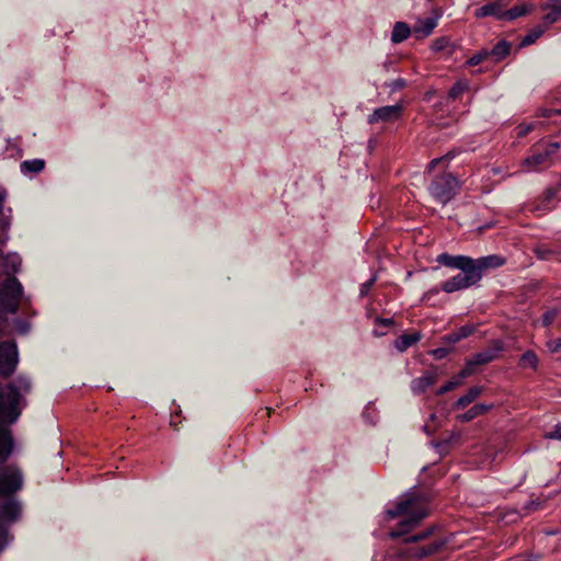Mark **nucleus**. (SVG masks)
<instances>
[{"label": "nucleus", "mask_w": 561, "mask_h": 561, "mask_svg": "<svg viewBox=\"0 0 561 561\" xmlns=\"http://www.w3.org/2000/svg\"><path fill=\"white\" fill-rule=\"evenodd\" d=\"M542 554L529 553L520 557L519 561H541Z\"/></svg>", "instance_id": "79ce46f5"}, {"label": "nucleus", "mask_w": 561, "mask_h": 561, "mask_svg": "<svg viewBox=\"0 0 561 561\" xmlns=\"http://www.w3.org/2000/svg\"><path fill=\"white\" fill-rule=\"evenodd\" d=\"M504 264V259L499 255H488L480 257L478 260H473V267L479 272L480 278L482 277L483 271L488 268H494L502 266Z\"/></svg>", "instance_id": "4468645a"}, {"label": "nucleus", "mask_w": 561, "mask_h": 561, "mask_svg": "<svg viewBox=\"0 0 561 561\" xmlns=\"http://www.w3.org/2000/svg\"><path fill=\"white\" fill-rule=\"evenodd\" d=\"M534 129V125L533 124H527V125H519L518 126V131H517V136L518 137H525L527 134H529L531 130Z\"/></svg>", "instance_id": "ea45409f"}, {"label": "nucleus", "mask_w": 561, "mask_h": 561, "mask_svg": "<svg viewBox=\"0 0 561 561\" xmlns=\"http://www.w3.org/2000/svg\"><path fill=\"white\" fill-rule=\"evenodd\" d=\"M483 387L481 386H473L471 387L466 394L460 397L457 402L455 403L456 409H463L470 403H472L483 392Z\"/></svg>", "instance_id": "6ab92c4d"}, {"label": "nucleus", "mask_w": 561, "mask_h": 561, "mask_svg": "<svg viewBox=\"0 0 561 561\" xmlns=\"http://www.w3.org/2000/svg\"><path fill=\"white\" fill-rule=\"evenodd\" d=\"M437 262L445 266L455 267L458 270H467V266H472L473 264V260L471 257L463 255L453 256L447 253L438 255Z\"/></svg>", "instance_id": "ddd939ff"}, {"label": "nucleus", "mask_w": 561, "mask_h": 561, "mask_svg": "<svg viewBox=\"0 0 561 561\" xmlns=\"http://www.w3.org/2000/svg\"><path fill=\"white\" fill-rule=\"evenodd\" d=\"M548 438L561 440V423L554 426V430L547 435Z\"/></svg>", "instance_id": "c03bdc74"}, {"label": "nucleus", "mask_w": 561, "mask_h": 561, "mask_svg": "<svg viewBox=\"0 0 561 561\" xmlns=\"http://www.w3.org/2000/svg\"><path fill=\"white\" fill-rule=\"evenodd\" d=\"M547 348L551 352V353H559L561 352V337L560 339H556V340H550L547 342Z\"/></svg>", "instance_id": "4c0bfd02"}, {"label": "nucleus", "mask_w": 561, "mask_h": 561, "mask_svg": "<svg viewBox=\"0 0 561 561\" xmlns=\"http://www.w3.org/2000/svg\"><path fill=\"white\" fill-rule=\"evenodd\" d=\"M480 280V275L472 266H467V270H460V273L446 280L442 285L445 293H454L460 289L468 288Z\"/></svg>", "instance_id": "423d86ee"}, {"label": "nucleus", "mask_w": 561, "mask_h": 561, "mask_svg": "<svg viewBox=\"0 0 561 561\" xmlns=\"http://www.w3.org/2000/svg\"><path fill=\"white\" fill-rule=\"evenodd\" d=\"M468 85L462 81L456 82L448 92V99L456 100L458 99L466 90Z\"/></svg>", "instance_id": "473e14b6"}, {"label": "nucleus", "mask_w": 561, "mask_h": 561, "mask_svg": "<svg viewBox=\"0 0 561 561\" xmlns=\"http://www.w3.org/2000/svg\"><path fill=\"white\" fill-rule=\"evenodd\" d=\"M547 3L561 4V0H549Z\"/></svg>", "instance_id": "8fccbe9b"}, {"label": "nucleus", "mask_w": 561, "mask_h": 561, "mask_svg": "<svg viewBox=\"0 0 561 561\" xmlns=\"http://www.w3.org/2000/svg\"><path fill=\"white\" fill-rule=\"evenodd\" d=\"M473 327L468 324L459 328L457 331H455L457 333L456 340H462L468 337L470 334L473 333Z\"/></svg>", "instance_id": "e433bc0d"}, {"label": "nucleus", "mask_w": 561, "mask_h": 561, "mask_svg": "<svg viewBox=\"0 0 561 561\" xmlns=\"http://www.w3.org/2000/svg\"><path fill=\"white\" fill-rule=\"evenodd\" d=\"M393 90H397V89H402L405 87V80L404 79H397L394 80L391 85H390Z\"/></svg>", "instance_id": "a18cd8bd"}, {"label": "nucleus", "mask_w": 561, "mask_h": 561, "mask_svg": "<svg viewBox=\"0 0 561 561\" xmlns=\"http://www.w3.org/2000/svg\"><path fill=\"white\" fill-rule=\"evenodd\" d=\"M375 323L378 324V325H383V327H392L394 324V321L392 318H376L375 320Z\"/></svg>", "instance_id": "a19ab883"}, {"label": "nucleus", "mask_w": 561, "mask_h": 561, "mask_svg": "<svg viewBox=\"0 0 561 561\" xmlns=\"http://www.w3.org/2000/svg\"><path fill=\"white\" fill-rule=\"evenodd\" d=\"M437 293H438V288H434L431 291H428L425 296H427L428 294H437Z\"/></svg>", "instance_id": "3c124183"}, {"label": "nucleus", "mask_w": 561, "mask_h": 561, "mask_svg": "<svg viewBox=\"0 0 561 561\" xmlns=\"http://www.w3.org/2000/svg\"><path fill=\"white\" fill-rule=\"evenodd\" d=\"M459 188L460 182L455 175L451 173H442L432 180L428 192L433 198L446 205L456 196Z\"/></svg>", "instance_id": "20e7f679"}, {"label": "nucleus", "mask_w": 561, "mask_h": 561, "mask_svg": "<svg viewBox=\"0 0 561 561\" xmlns=\"http://www.w3.org/2000/svg\"><path fill=\"white\" fill-rule=\"evenodd\" d=\"M45 167V161L42 159L26 160L21 163L22 173H38Z\"/></svg>", "instance_id": "bb28decb"}, {"label": "nucleus", "mask_w": 561, "mask_h": 561, "mask_svg": "<svg viewBox=\"0 0 561 561\" xmlns=\"http://www.w3.org/2000/svg\"><path fill=\"white\" fill-rule=\"evenodd\" d=\"M543 33V27L536 26L522 39L520 46H528L534 44Z\"/></svg>", "instance_id": "7c9ffc66"}, {"label": "nucleus", "mask_w": 561, "mask_h": 561, "mask_svg": "<svg viewBox=\"0 0 561 561\" xmlns=\"http://www.w3.org/2000/svg\"><path fill=\"white\" fill-rule=\"evenodd\" d=\"M534 253L540 260H552L556 259L561 261V247H546L538 245L534 249Z\"/></svg>", "instance_id": "a211bd4d"}, {"label": "nucleus", "mask_w": 561, "mask_h": 561, "mask_svg": "<svg viewBox=\"0 0 561 561\" xmlns=\"http://www.w3.org/2000/svg\"><path fill=\"white\" fill-rule=\"evenodd\" d=\"M21 512L20 504L15 501H7L1 508V515L7 520H15Z\"/></svg>", "instance_id": "5701e85b"}, {"label": "nucleus", "mask_w": 561, "mask_h": 561, "mask_svg": "<svg viewBox=\"0 0 561 561\" xmlns=\"http://www.w3.org/2000/svg\"><path fill=\"white\" fill-rule=\"evenodd\" d=\"M560 148L559 142H550L542 150H536L531 156L524 160V167L527 171H535L541 165H548Z\"/></svg>", "instance_id": "1a4fd4ad"}, {"label": "nucleus", "mask_w": 561, "mask_h": 561, "mask_svg": "<svg viewBox=\"0 0 561 561\" xmlns=\"http://www.w3.org/2000/svg\"><path fill=\"white\" fill-rule=\"evenodd\" d=\"M31 391V380L19 376L5 387L0 386V422L14 423L20 414V401L23 394Z\"/></svg>", "instance_id": "f03ea898"}, {"label": "nucleus", "mask_w": 561, "mask_h": 561, "mask_svg": "<svg viewBox=\"0 0 561 561\" xmlns=\"http://www.w3.org/2000/svg\"><path fill=\"white\" fill-rule=\"evenodd\" d=\"M466 377H461V371L458 374L457 377L453 378L451 380L447 381L445 385H443L438 391L437 394L442 396L448 391H451L453 389L459 387L462 383V380Z\"/></svg>", "instance_id": "2f4dec72"}, {"label": "nucleus", "mask_w": 561, "mask_h": 561, "mask_svg": "<svg viewBox=\"0 0 561 561\" xmlns=\"http://www.w3.org/2000/svg\"><path fill=\"white\" fill-rule=\"evenodd\" d=\"M439 18L438 11H434L428 18L417 19L412 27V34L419 39L430 36L437 26Z\"/></svg>", "instance_id": "9d476101"}, {"label": "nucleus", "mask_w": 561, "mask_h": 561, "mask_svg": "<svg viewBox=\"0 0 561 561\" xmlns=\"http://www.w3.org/2000/svg\"><path fill=\"white\" fill-rule=\"evenodd\" d=\"M502 343L495 341L493 347L474 354L471 358L466 360L463 369H461V377H469L474 373V367L485 365L496 358L497 353L502 351Z\"/></svg>", "instance_id": "6e6552de"}, {"label": "nucleus", "mask_w": 561, "mask_h": 561, "mask_svg": "<svg viewBox=\"0 0 561 561\" xmlns=\"http://www.w3.org/2000/svg\"><path fill=\"white\" fill-rule=\"evenodd\" d=\"M23 294V287L15 277L7 278L0 286V307L9 312L15 313L19 309Z\"/></svg>", "instance_id": "39448f33"}, {"label": "nucleus", "mask_w": 561, "mask_h": 561, "mask_svg": "<svg viewBox=\"0 0 561 561\" xmlns=\"http://www.w3.org/2000/svg\"><path fill=\"white\" fill-rule=\"evenodd\" d=\"M511 43L506 41H500L497 44L493 46L489 54L495 61H500L504 59L511 51Z\"/></svg>", "instance_id": "b1692460"}, {"label": "nucleus", "mask_w": 561, "mask_h": 561, "mask_svg": "<svg viewBox=\"0 0 561 561\" xmlns=\"http://www.w3.org/2000/svg\"><path fill=\"white\" fill-rule=\"evenodd\" d=\"M389 518L404 516L402 520L389 534L391 538L403 537V547L399 554L405 559H423L435 554L443 547L442 541L419 545L432 536L434 527H430L412 536L408 535L422 519L428 515L426 499L415 492H410L402 497L393 508L387 511Z\"/></svg>", "instance_id": "f257e3e1"}, {"label": "nucleus", "mask_w": 561, "mask_h": 561, "mask_svg": "<svg viewBox=\"0 0 561 561\" xmlns=\"http://www.w3.org/2000/svg\"><path fill=\"white\" fill-rule=\"evenodd\" d=\"M518 366L522 368H531L534 370L538 367V357L534 351H526L519 358Z\"/></svg>", "instance_id": "a878e982"}, {"label": "nucleus", "mask_w": 561, "mask_h": 561, "mask_svg": "<svg viewBox=\"0 0 561 561\" xmlns=\"http://www.w3.org/2000/svg\"><path fill=\"white\" fill-rule=\"evenodd\" d=\"M432 48L434 51H446L448 55H451L454 51V46L450 43V39L446 36L436 38L433 42Z\"/></svg>", "instance_id": "c85d7f7f"}, {"label": "nucleus", "mask_w": 561, "mask_h": 561, "mask_svg": "<svg viewBox=\"0 0 561 561\" xmlns=\"http://www.w3.org/2000/svg\"><path fill=\"white\" fill-rule=\"evenodd\" d=\"M490 54H489V50H483V51H480L476 55H473L469 60H468V64L470 66H478L479 64H481L486 57H489Z\"/></svg>", "instance_id": "f704fd0d"}, {"label": "nucleus", "mask_w": 561, "mask_h": 561, "mask_svg": "<svg viewBox=\"0 0 561 561\" xmlns=\"http://www.w3.org/2000/svg\"><path fill=\"white\" fill-rule=\"evenodd\" d=\"M503 13V5L500 2H491L482 5L478 10H476L474 15L478 19L485 16H495L497 20H502L501 15Z\"/></svg>", "instance_id": "dca6fc26"}, {"label": "nucleus", "mask_w": 561, "mask_h": 561, "mask_svg": "<svg viewBox=\"0 0 561 561\" xmlns=\"http://www.w3.org/2000/svg\"><path fill=\"white\" fill-rule=\"evenodd\" d=\"M421 340V334L419 332L410 333V334H402L400 335L396 342L394 347L399 352H405L409 347L414 345Z\"/></svg>", "instance_id": "aec40b11"}, {"label": "nucleus", "mask_w": 561, "mask_h": 561, "mask_svg": "<svg viewBox=\"0 0 561 561\" xmlns=\"http://www.w3.org/2000/svg\"><path fill=\"white\" fill-rule=\"evenodd\" d=\"M558 316V310L551 309L542 314L541 322L543 327H549Z\"/></svg>", "instance_id": "72a5a7b5"}, {"label": "nucleus", "mask_w": 561, "mask_h": 561, "mask_svg": "<svg viewBox=\"0 0 561 561\" xmlns=\"http://www.w3.org/2000/svg\"><path fill=\"white\" fill-rule=\"evenodd\" d=\"M553 113H561V111H553V110H541L540 111V116L542 117H550Z\"/></svg>", "instance_id": "49530a36"}, {"label": "nucleus", "mask_w": 561, "mask_h": 561, "mask_svg": "<svg viewBox=\"0 0 561 561\" xmlns=\"http://www.w3.org/2000/svg\"><path fill=\"white\" fill-rule=\"evenodd\" d=\"M534 7L531 4H520L515 5L510 10L503 11L501 18L502 20L513 21L519 16L526 15L531 12Z\"/></svg>", "instance_id": "412c9836"}, {"label": "nucleus", "mask_w": 561, "mask_h": 561, "mask_svg": "<svg viewBox=\"0 0 561 561\" xmlns=\"http://www.w3.org/2000/svg\"><path fill=\"white\" fill-rule=\"evenodd\" d=\"M493 408V404L479 403L471 407L468 411L457 416V420L466 423L480 415L488 413Z\"/></svg>", "instance_id": "2eb2a0df"}, {"label": "nucleus", "mask_w": 561, "mask_h": 561, "mask_svg": "<svg viewBox=\"0 0 561 561\" xmlns=\"http://www.w3.org/2000/svg\"><path fill=\"white\" fill-rule=\"evenodd\" d=\"M402 112V106L397 105H387L376 108L373 114L368 116L369 124H376L379 122H392L396 121Z\"/></svg>", "instance_id": "9b49d317"}, {"label": "nucleus", "mask_w": 561, "mask_h": 561, "mask_svg": "<svg viewBox=\"0 0 561 561\" xmlns=\"http://www.w3.org/2000/svg\"><path fill=\"white\" fill-rule=\"evenodd\" d=\"M383 334H385L383 332L374 331L375 336H382Z\"/></svg>", "instance_id": "603ef678"}, {"label": "nucleus", "mask_w": 561, "mask_h": 561, "mask_svg": "<svg viewBox=\"0 0 561 561\" xmlns=\"http://www.w3.org/2000/svg\"><path fill=\"white\" fill-rule=\"evenodd\" d=\"M19 363L18 346L14 341H4L0 344V375L11 376Z\"/></svg>", "instance_id": "0eeeda50"}, {"label": "nucleus", "mask_w": 561, "mask_h": 561, "mask_svg": "<svg viewBox=\"0 0 561 561\" xmlns=\"http://www.w3.org/2000/svg\"><path fill=\"white\" fill-rule=\"evenodd\" d=\"M411 33L412 28L407 23L397 22L392 30L391 41L393 43H402L410 36Z\"/></svg>", "instance_id": "4be33fe9"}, {"label": "nucleus", "mask_w": 561, "mask_h": 561, "mask_svg": "<svg viewBox=\"0 0 561 561\" xmlns=\"http://www.w3.org/2000/svg\"><path fill=\"white\" fill-rule=\"evenodd\" d=\"M7 273L14 274L21 266V257L18 254H7L3 259Z\"/></svg>", "instance_id": "c756f323"}, {"label": "nucleus", "mask_w": 561, "mask_h": 561, "mask_svg": "<svg viewBox=\"0 0 561 561\" xmlns=\"http://www.w3.org/2000/svg\"><path fill=\"white\" fill-rule=\"evenodd\" d=\"M455 156L454 151H449L439 158L433 159L427 165V172H432L438 165H442L443 169L448 168L449 162L455 158Z\"/></svg>", "instance_id": "cd10ccee"}, {"label": "nucleus", "mask_w": 561, "mask_h": 561, "mask_svg": "<svg viewBox=\"0 0 561 561\" xmlns=\"http://www.w3.org/2000/svg\"><path fill=\"white\" fill-rule=\"evenodd\" d=\"M5 536H7V531L5 529L0 525V549L3 548L4 546V539H5Z\"/></svg>", "instance_id": "de8ad7c7"}, {"label": "nucleus", "mask_w": 561, "mask_h": 561, "mask_svg": "<svg viewBox=\"0 0 561 561\" xmlns=\"http://www.w3.org/2000/svg\"><path fill=\"white\" fill-rule=\"evenodd\" d=\"M540 9L543 11H549L547 14L542 16V22L546 25L553 24L561 19V3H542L540 4Z\"/></svg>", "instance_id": "f3484780"}, {"label": "nucleus", "mask_w": 561, "mask_h": 561, "mask_svg": "<svg viewBox=\"0 0 561 561\" xmlns=\"http://www.w3.org/2000/svg\"><path fill=\"white\" fill-rule=\"evenodd\" d=\"M543 503H545V501H541L539 499H535V500L531 499L530 501L527 502L524 510L527 513L535 512V511L541 508L543 506Z\"/></svg>", "instance_id": "c9c22d12"}, {"label": "nucleus", "mask_w": 561, "mask_h": 561, "mask_svg": "<svg viewBox=\"0 0 561 561\" xmlns=\"http://www.w3.org/2000/svg\"><path fill=\"white\" fill-rule=\"evenodd\" d=\"M438 373L435 368L426 370L421 377L414 378L411 382V390L414 394H421L436 383Z\"/></svg>", "instance_id": "f8f14e48"}, {"label": "nucleus", "mask_w": 561, "mask_h": 561, "mask_svg": "<svg viewBox=\"0 0 561 561\" xmlns=\"http://www.w3.org/2000/svg\"><path fill=\"white\" fill-rule=\"evenodd\" d=\"M447 354H448V350H447V348H443V347H439V348H436V350H433V351H432V355H433L436 359H442V358H444Z\"/></svg>", "instance_id": "37998d69"}, {"label": "nucleus", "mask_w": 561, "mask_h": 561, "mask_svg": "<svg viewBox=\"0 0 561 561\" xmlns=\"http://www.w3.org/2000/svg\"><path fill=\"white\" fill-rule=\"evenodd\" d=\"M460 440V434L453 432L448 434L447 437L436 442L434 444L435 448L438 450V453H447V449L450 445L457 444Z\"/></svg>", "instance_id": "393cba45"}, {"label": "nucleus", "mask_w": 561, "mask_h": 561, "mask_svg": "<svg viewBox=\"0 0 561 561\" xmlns=\"http://www.w3.org/2000/svg\"><path fill=\"white\" fill-rule=\"evenodd\" d=\"M456 336H457V333H456V332H453V333H450V334H448V335L446 336V340H447L448 342H451V343H457V342H459L460 340H456Z\"/></svg>", "instance_id": "09e8293b"}, {"label": "nucleus", "mask_w": 561, "mask_h": 561, "mask_svg": "<svg viewBox=\"0 0 561 561\" xmlns=\"http://www.w3.org/2000/svg\"><path fill=\"white\" fill-rule=\"evenodd\" d=\"M13 450L10 432L0 427V462L7 461ZM22 474L15 467H7L0 472V494L8 495L22 488Z\"/></svg>", "instance_id": "7ed1b4c3"}, {"label": "nucleus", "mask_w": 561, "mask_h": 561, "mask_svg": "<svg viewBox=\"0 0 561 561\" xmlns=\"http://www.w3.org/2000/svg\"><path fill=\"white\" fill-rule=\"evenodd\" d=\"M375 282H376V276H373L370 279H368L367 282L362 284L360 290H359V294L362 297L368 295V293H369L370 288L373 287V285L375 284Z\"/></svg>", "instance_id": "58836bf2"}]
</instances>
